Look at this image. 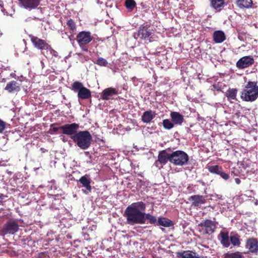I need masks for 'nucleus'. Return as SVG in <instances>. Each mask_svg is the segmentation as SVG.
<instances>
[{
  "label": "nucleus",
  "mask_w": 258,
  "mask_h": 258,
  "mask_svg": "<svg viewBox=\"0 0 258 258\" xmlns=\"http://www.w3.org/2000/svg\"><path fill=\"white\" fill-rule=\"evenodd\" d=\"M170 154H168L166 150H162L159 153L158 160L155 162L157 167H162L168 161L170 162Z\"/></svg>",
  "instance_id": "nucleus-10"
},
{
  "label": "nucleus",
  "mask_w": 258,
  "mask_h": 258,
  "mask_svg": "<svg viewBox=\"0 0 258 258\" xmlns=\"http://www.w3.org/2000/svg\"><path fill=\"white\" fill-rule=\"evenodd\" d=\"M246 247L249 251L253 253H258V241L254 238L247 240Z\"/></svg>",
  "instance_id": "nucleus-18"
},
{
  "label": "nucleus",
  "mask_w": 258,
  "mask_h": 258,
  "mask_svg": "<svg viewBox=\"0 0 258 258\" xmlns=\"http://www.w3.org/2000/svg\"><path fill=\"white\" fill-rule=\"evenodd\" d=\"M117 94V90L113 88H108L104 89L101 94V98L104 100L113 99L114 96Z\"/></svg>",
  "instance_id": "nucleus-12"
},
{
  "label": "nucleus",
  "mask_w": 258,
  "mask_h": 258,
  "mask_svg": "<svg viewBox=\"0 0 258 258\" xmlns=\"http://www.w3.org/2000/svg\"><path fill=\"white\" fill-rule=\"evenodd\" d=\"M235 181L236 183V184H239L240 183V182H241L240 179H239L238 178H236L235 179Z\"/></svg>",
  "instance_id": "nucleus-41"
},
{
  "label": "nucleus",
  "mask_w": 258,
  "mask_h": 258,
  "mask_svg": "<svg viewBox=\"0 0 258 258\" xmlns=\"http://www.w3.org/2000/svg\"><path fill=\"white\" fill-rule=\"evenodd\" d=\"M82 186L86 188V190L84 191V192L86 194H88L91 192L92 188L90 185L91 179L89 176L87 175L82 176L79 180Z\"/></svg>",
  "instance_id": "nucleus-16"
},
{
  "label": "nucleus",
  "mask_w": 258,
  "mask_h": 258,
  "mask_svg": "<svg viewBox=\"0 0 258 258\" xmlns=\"http://www.w3.org/2000/svg\"><path fill=\"white\" fill-rule=\"evenodd\" d=\"M71 89L74 92L78 93L79 99H87L91 96L90 90L85 87L83 84L79 81H76L73 83Z\"/></svg>",
  "instance_id": "nucleus-5"
},
{
  "label": "nucleus",
  "mask_w": 258,
  "mask_h": 258,
  "mask_svg": "<svg viewBox=\"0 0 258 258\" xmlns=\"http://www.w3.org/2000/svg\"><path fill=\"white\" fill-rule=\"evenodd\" d=\"M211 6L216 11H220L225 6V0H210Z\"/></svg>",
  "instance_id": "nucleus-20"
},
{
  "label": "nucleus",
  "mask_w": 258,
  "mask_h": 258,
  "mask_svg": "<svg viewBox=\"0 0 258 258\" xmlns=\"http://www.w3.org/2000/svg\"><path fill=\"white\" fill-rule=\"evenodd\" d=\"M155 115L154 112L151 111H146L143 113L142 116V120L145 123H149L155 117Z\"/></svg>",
  "instance_id": "nucleus-24"
},
{
  "label": "nucleus",
  "mask_w": 258,
  "mask_h": 258,
  "mask_svg": "<svg viewBox=\"0 0 258 258\" xmlns=\"http://www.w3.org/2000/svg\"><path fill=\"white\" fill-rule=\"evenodd\" d=\"M224 258H244L242 253L239 251L234 253H226Z\"/></svg>",
  "instance_id": "nucleus-30"
},
{
  "label": "nucleus",
  "mask_w": 258,
  "mask_h": 258,
  "mask_svg": "<svg viewBox=\"0 0 258 258\" xmlns=\"http://www.w3.org/2000/svg\"><path fill=\"white\" fill-rule=\"evenodd\" d=\"M237 90L236 89H229L226 93V95L228 99H235L236 97Z\"/></svg>",
  "instance_id": "nucleus-29"
},
{
  "label": "nucleus",
  "mask_w": 258,
  "mask_h": 258,
  "mask_svg": "<svg viewBox=\"0 0 258 258\" xmlns=\"http://www.w3.org/2000/svg\"><path fill=\"white\" fill-rule=\"evenodd\" d=\"M5 197V196L3 194H0V205L3 203Z\"/></svg>",
  "instance_id": "nucleus-40"
},
{
  "label": "nucleus",
  "mask_w": 258,
  "mask_h": 258,
  "mask_svg": "<svg viewBox=\"0 0 258 258\" xmlns=\"http://www.w3.org/2000/svg\"><path fill=\"white\" fill-rule=\"evenodd\" d=\"M172 121L175 124L180 125L183 121V117L179 112H172L170 113Z\"/></svg>",
  "instance_id": "nucleus-21"
},
{
  "label": "nucleus",
  "mask_w": 258,
  "mask_h": 258,
  "mask_svg": "<svg viewBox=\"0 0 258 258\" xmlns=\"http://www.w3.org/2000/svg\"><path fill=\"white\" fill-rule=\"evenodd\" d=\"M153 30L150 29L147 26H141L136 34L138 37L142 39H147L150 42L153 41L152 34H153Z\"/></svg>",
  "instance_id": "nucleus-9"
},
{
  "label": "nucleus",
  "mask_w": 258,
  "mask_h": 258,
  "mask_svg": "<svg viewBox=\"0 0 258 258\" xmlns=\"http://www.w3.org/2000/svg\"><path fill=\"white\" fill-rule=\"evenodd\" d=\"M46 50H47V52L49 51L52 55L54 56H56L57 55V52L55 50H53L49 45V48H47Z\"/></svg>",
  "instance_id": "nucleus-38"
},
{
  "label": "nucleus",
  "mask_w": 258,
  "mask_h": 258,
  "mask_svg": "<svg viewBox=\"0 0 258 258\" xmlns=\"http://www.w3.org/2000/svg\"><path fill=\"white\" fill-rule=\"evenodd\" d=\"M41 62V67H42V68H43L44 67V62H43V61H42V60L41 61V62Z\"/></svg>",
  "instance_id": "nucleus-43"
},
{
  "label": "nucleus",
  "mask_w": 258,
  "mask_h": 258,
  "mask_svg": "<svg viewBox=\"0 0 258 258\" xmlns=\"http://www.w3.org/2000/svg\"><path fill=\"white\" fill-rule=\"evenodd\" d=\"M79 125L76 123L66 124L59 127L62 131V133L64 135L70 136L71 137L78 133Z\"/></svg>",
  "instance_id": "nucleus-8"
},
{
  "label": "nucleus",
  "mask_w": 258,
  "mask_h": 258,
  "mask_svg": "<svg viewBox=\"0 0 258 258\" xmlns=\"http://www.w3.org/2000/svg\"><path fill=\"white\" fill-rule=\"evenodd\" d=\"M258 97V86L256 83L249 82L241 94V98L246 101H253Z\"/></svg>",
  "instance_id": "nucleus-3"
},
{
  "label": "nucleus",
  "mask_w": 258,
  "mask_h": 258,
  "mask_svg": "<svg viewBox=\"0 0 258 258\" xmlns=\"http://www.w3.org/2000/svg\"><path fill=\"white\" fill-rule=\"evenodd\" d=\"M92 39L93 37L89 32L82 31L77 36V42L80 47L84 51H88V49L86 45L90 42Z\"/></svg>",
  "instance_id": "nucleus-6"
},
{
  "label": "nucleus",
  "mask_w": 258,
  "mask_h": 258,
  "mask_svg": "<svg viewBox=\"0 0 258 258\" xmlns=\"http://www.w3.org/2000/svg\"><path fill=\"white\" fill-rule=\"evenodd\" d=\"M6 123L4 121L0 119V133L5 128Z\"/></svg>",
  "instance_id": "nucleus-39"
},
{
  "label": "nucleus",
  "mask_w": 258,
  "mask_h": 258,
  "mask_svg": "<svg viewBox=\"0 0 258 258\" xmlns=\"http://www.w3.org/2000/svg\"><path fill=\"white\" fill-rule=\"evenodd\" d=\"M219 175H220V176L225 180H227L229 178V175L223 172L222 170H221Z\"/></svg>",
  "instance_id": "nucleus-37"
},
{
  "label": "nucleus",
  "mask_w": 258,
  "mask_h": 258,
  "mask_svg": "<svg viewBox=\"0 0 258 258\" xmlns=\"http://www.w3.org/2000/svg\"><path fill=\"white\" fill-rule=\"evenodd\" d=\"M190 200L192 202V205L195 207H199L202 204L205 203L206 199L203 196L194 195L190 197Z\"/></svg>",
  "instance_id": "nucleus-19"
},
{
  "label": "nucleus",
  "mask_w": 258,
  "mask_h": 258,
  "mask_svg": "<svg viewBox=\"0 0 258 258\" xmlns=\"http://www.w3.org/2000/svg\"><path fill=\"white\" fill-rule=\"evenodd\" d=\"M208 169L211 173L219 175L222 170V168L218 165L208 166Z\"/></svg>",
  "instance_id": "nucleus-32"
},
{
  "label": "nucleus",
  "mask_w": 258,
  "mask_h": 258,
  "mask_svg": "<svg viewBox=\"0 0 258 258\" xmlns=\"http://www.w3.org/2000/svg\"><path fill=\"white\" fill-rule=\"evenodd\" d=\"M95 63L101 67H105L108 64L107 61L103 57H99Z\"/></svg>",
  "instance_id": "nucleus-35"
},
{
  "label": "nucleus",
  "mask_w": 258,
  "mask_h": 258,
  "mask_svg": "<svg viewBox=\"0 0 258 258\" xmlns=\"http://www.w3.org/2000/svg\"><path fill=\"white\" fill-rule=\"evenodd\" d=\"M144 224L146 223V220L151 224H155L157 223V220L156 217L150 214L149 213H145L144 212Z\"/></svg>",
  "instance_id": "nucleus-28"
},
{
  "label": "nucleus",
  "mask_w": 258,
  "mask_h": 258,
  "mask_svg": "<svg viewBox=\"0 0 258 258\" xmlns=\"http://www.w3.org/2000/svg\"><path fill=\"white\" fill-rule=\"evenodd\" d=\"M199 231L203 234H210L214 232L216 228L215 224L210 220L202 221L198 225Z\"/></svg>",
  "instance_id": "nucleus-7"
},
{
  "label": "nucleus",
  "mask_w": 258,
  "mask_h": 258,
  "mask_svg": "<svg viewBox=\"0 0 258 258\" xmlns=\"http://www.w3.org/2000/svg\"><path fill=\"white\" fill-rule=\"evenodd\" d=\"M19 1L25 9L29 10L36 8L40 4L39 0H19Z\"/></svg>",
  "instance_id": "nucleus-15"
},
{
  "label": "nucleus",
  "mask_w": 258,
  "mask_h": 258,
  "mask_svg": "<svg viewBox=\"0 0 258 258\" xmlns=\"http://www.w3.org/2000/svg\"><path fill=\"white\" fill-rule=\"evenodd\" d=\"M125 5L129 11H132L135 7L136 4L134 0H126Z\"/></svg>",
  "instance_id": "nucleus-33"
},
{
  "label": "nucleus",
  "mask_w": 258,
  "mask_h": 258,
  "mask_svg": "<svg viewBox=\"0 0 258 258\" xmlns=\"http://www.w3.org/2000/svg\"><path fill=\"white\" fill-rule=\"evenodd\" d=\"M230 241L231 243L235 246H238L240 244L239 236L236 234L233 235H231L230 236Z\"/></svg>",
  "instance_id": "nucleus-31"
},
{
  "label": "nucleus",
  "mask_w": 258,
  "mask_h": 258,
  "mask_svg": "<svg viewBox=\"0 0 258 258\" xmlns=\"http://www.w3.org/2000/svg\"><path fill=\"white\" fill-rule=\"evenodd\" d=\"M31 40L35 47L41 49H47L49 48V45L43 40L40 39L37 37L32 36Z\"/></svg>",
  "instance_id": "nucleus-14"
},
{
  "label": "nucleus",
  "mask_w": 258,
  "mask_h": 258,
  "mask_svg": "<svg viewBox=\"0 0 258 258\" xmlns=\"http://www.w3.org/2000/svg\"><path fill=\"white\" fill-rule=\"evenodd\" d=\"M146 205L142 202L134 203L125 210L127 223L131 225L144 224V212Z\"/></svg>",
  "instance_id": "nucleus-1"
},
{
  "label": "nucleus",
  "mask_w": 258,
  "mask_h": 258,
  "mask_svg": "<svg viewBox=\"0 0 258 258\" xmlns=\"http://www.w3.org/2000/svg\"><path fill=\"white\" fill-rule=\"evenodd\" d=\"M5 90L9 93H15L20 90V84L15 81H12L7 84Z\"/></svg>",
  "instance_id": "nucleus-17"
},
{
  "label": "nucleus",
  "mask_w": 258,
  "mask_h": 258,
  "mask_svg": "<svg viewBox=\"0 0 258 258\" xmlns=\"http://www.w3.org/2000/svg\"><path fill=\"white\" fill-rule=\"evenodd\" d=\"M236 4L240 8H249L252 4V0H237Z\"/></svg>",
  "instance_id": "nucleus-25"
},
{
  "label": "nucleus",
  "mask_w": 258,
  "mask_h": 258,
  "mask_svg": "<svg viewBox=\"0 0 258 258\" xmlns=\"http://www.w3.org/2000/svg\"><path fill=\"white\" fill-rule=\"evenodd\" d=\"M221 242L222 244L225 247H228L230 246V238L227 233L221 232Z\"/></svg>",
  "instance_id": "nucleus-27"
},
{
  "label": "nucleus",
  "mask_w": 258,
  "mask_h": 258,
  "mask_svg": "<svg viewBox=\"0 0 258 258\" xmlns=\"http://www.w3.org/2000/svg\"><path fill=\"white\" fill-rule=\"evenodd\" d=\"M59 129H60L59 127H55L53 128L52 130L54 132H56Z\"/></svg>",
  "instance_id": "nucleus-42"
},
{
  "label": "nucleus",
  "mask_w": 258,
  "mask_h": 258,
  "mask_svg": "<svg viewBox=\"0 0 258 258\" xmlns=\"http://www.w3.org/2000/svg\"><path fill=\"white\" fill-rule=\"evenodd\" d=\"M188 159L187 154L182 151L177 150L170 154V162L176 166H183L186 164Z\"/></svg>",
  "instance_id": "nucleus-4"
},
{
  "label": "nucleus",
  "mask_w": 258,
  "mask_h": 258,
  "mask_svg": "<svg viewBox=\"0 0 258 258\" xmlns=\"http://www.w3.org/2000/svg\"><path fill=\"white\" fill-rule=\"evenodd\" d=\"M19 226L15 221H10L5 225L3 228V232L6 234H14L18 231Z\"/></svg>",
  "instance_id": "nucleus-11"
},
{
  "label": "nucleus",
  "mask_w": 258,
  "mask_h": 258,
  "mask_svg": "<svg viewBox=\"0 0 258 258\" xmlns=\"http://www.w3.org/2000/svg\"><path fill=\"white\" fill-rule=\"evenodd\" d=\"M157 225H161L165 227H171L173 225V223L171 221L165 218H159L157 223Z\"/></svg>",
  "instance_id": "nucleus-26"
},
{
  "label": "nucleus",
  "mask_w": 258,
  "mask_h": 258,
  "mask_svg": "<svg viewBox=\"0 0 258 258\" xmlns=\"http://www.w3.org/2000/svg\"><path fill=\"white\" fill-rule=\"evenodd\" d=\"M67 25L72 31H74L76 30V24L72 19L68 21Z\"/></svg>",
  "instance_id": "nucleus-36"
},
{
  "label": "nucleus",
  "mask_w": 258,
  "mask_h": 258,
  "mask_svg": "<svg viewBox=\"0 0 258 258\" xmlns=\"http://www.w3.org/2000/svg\"><path fill=\"white\" fill-rule=\"evenodd\" d=\"M163 125L166 130H170L174 126V124L169 119H164L163 120Z\"/></svg>",
  "instance_id": "nucleus-34"
},
{
  "label": "nucleus",
  "mask_w": 258,
  "mask_h": 258,
  "mask_svg": "<svg viewBox=\"0 0 258 258\" xmlns=\"http://www.w3.org/2000/svg\"><path fill=\"white\" fill-rule=\"evenodd\" d=\"M74 143L81 149L86 150L91 145L92 136L87 131H80L71 137Z\"/></svg>",
  "instance_id": "nucleus-2"
},
{
  "label": "nucleus",
  "mask_w": 258,
  "mask_h": 258,
  "mask_svg": "<svg viewBox=\"0 0 258 258\" xmlns=\"http://www.w3.org/2000/svg\"><path fill=\"white\" fill-rule=\"evenodd\" d=\"M214 41L217 43H221L225 39L224 33L222 31H216L213 34Z\"/></svg>",
  "instance_id": "nucleus-23"
},
{
  "label": "nucleus",
  "mask_w": 258,
  "mask_h": 258,
  "mask_svg": "<svg viewBox=\"0 0 258 258\" xmlns=\"http://www.w3.org/2000/svg\"><path fill=\"white\" fill-rule=\"evenodd\" d=\"M176 255L179 258H200L195 252L189 250L178 252Z\"/></svg>",
  "instance_id": "nucleus-22"
},
{
  "label": "nucleus",
  "mask_w": 258,
  "mask_h": 258,
  "mask_svg": "<svg viewBox=\"0 0 258 258\" xmlns=\"http://www.w3.org/2000/svg\"><path fill=\"white\" fill-rule=\"evenodd\" d=\"M254 62L252 57L250 56H246L240 58L236 63L238 68L243 69L249 67Z\"/></svg>",
  "instance_id": "nucleus-13"
}]
</instances>
